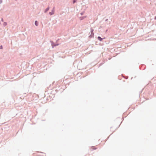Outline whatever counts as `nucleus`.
<instances>
[{"mask_svg": "<svg viewBox=\"0 0 156 156\" xmlns=\"http://www.w3.org/2000/svg\"><path fill=\"white\" fill-rule=\"evenodd\" d=\"M98 39L101 41L102 40V38H101L100 37H98Z\"/></svg>", "mask_w": 156, "mask_h": 156, "instance_id": "obj_1", "label": "nucleus"}, {"mask_svg": "<svg viewBox=\"0 0 156 156\" xmlns=\"http://www.w3.org/2000/svg\"><path fill=\"white\" fill-rule=\"evenodd\" d=\"M35 25L36 26H38V22L37 21H35Z\"/></svg>", "mask_w": 156, "mask_h": 156, "instance_id": "obj_2", "label": "nucleus"}, {"mask_svg": "<svg viewBox=\"0 0 156 156\" xmlns=\"http://www.w3.org/2000/svg\"><path fill=\"white\" fill-rule=\"evenodd\" d=\"M91 149H92V150H94V149H96V148L95 147H91Z\"/></svg>", "mask_w": 156, "mask_h": 156, "instance_id": "obj_3", "label": "nucleus"}, {"mask_svg": "<svg viewBox=\"0 0 156 156\" xmlns=\"http://www.w3.org/2000/svg\"><path fill=\"white\" fill-rule=\"evenodd\" d=\"M3 25L5 26L7 25V23H4Z\"/></svg>", "mask_w": 156, "mask_h": 156, "instance_id": "obj_4", "label": "nucleus"}, {"mask_svg": "<svg viewBox=\"0 0 156 156\" xmlns=\"http://www.w3.org/2000/svg\"><path fill=\"white\" fill-rule=\"evenodd\" d=\"M76 0H74L73 1V3H74L76 2Z\"/></svg>", "mask_w": 156, "mask_h": 156, "instance_id": "obj_5", "label": "nucleus"}, {"mask_svg": "<svg viewBox=\"0 0 156 156\" xmlns=\"http://www.w3.org/2000/svg\"><path fill=\"white\" fill-rule=\"evenodd\" d=\"M155 19L156 20V17H155Z\"/></svg>", "mask_w": 156, "mask_h": 156, "instance_id": "obj_6", "label": "nucleus"}, {"mask_svg": "<svg viewBox=\"0 0 156 156\" xmlns=\"http://www.w3.org/2000/svg\"><path fill=\"white\" fill-rule=\"evenodd\" d=\"M48 10V8L47 9V11Z\"/></svg>", "mask_w": 156, "mask_h": 156, "instance_id": "obj_7", "label": "nucleus"}]
</instances>
